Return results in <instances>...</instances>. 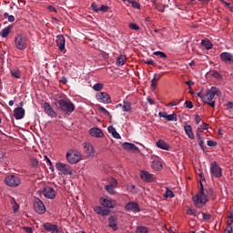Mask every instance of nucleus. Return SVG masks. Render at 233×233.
<instances>
[{
    "mask_svg": "<svg viewBox=\"0 0 233 233\" xmlns=\"http://www.w3.org/2000/svg\"><path fill=\"white\" fill-rule=\"evenodd\" d=\"M198 177H200V191L199 194L192 198V201L195 203L196 207L201 208V207H205V205L208 203V196L205 195V187L203 186V181H207L205 176H203V173H198Z\"/></svg>",
    "mask_w": 233,
    "mask_h": 233,
    "instance_id": "1",
    "label": "nucleus"
},
{
    "mask_svg": "<svg viewBox=\"0 0 233 233\" xmlns=\"http://www.w3.org/2000/svg\"><path fill=\"white\" fill-rule=\"evenodd\" d=\"M55 105L57 110L67 116H70V114L76 110V106H74V103L71 101H66L65 99L56 100Z\"/></svg>",
    "mask_w": 233,
    "mask_h": 233,
    "instance_id": "2",
    "label": "nucleus"
},
{
    "mask_svg": "<svg viewBox=\"0 0 233 233\" xmlns=\"http://www.w3.org/2000/svg\"><path fill=\"white\" fill-rule=\"evenodd\" d=\"M28 38L25 35L18 34L15 38V45L18 50H25L28 46Z\"/></svg>",
    "mask_w": 233,
    "mask_h": 233,
    "instance_id": "3",
    "label": "nucleus"
},
{
    "mask_svg": "<svg viewBox=\"0 0 233 233\" xmlns=\"http://www.w3.org/2000/svg\"><path fill=\"white\" fill-rule=\"evenodd\" d=\"M66 157L69 165H77V162L82 159L81 153L72 149L66 153Z\"/></svg>",
    "mask_w": 233,
    "mask_h": 233,
    "instance_id": "4",
    "label": "nucleus"
},
{
    "mask_svg": "<svg viewBox=\"0 0 233 233\" xmlns=\"http://www.w3.org/2000/svg\"><path fill=\"white\" fill-rule=\"evenodd\" d=\"M5 183L7 187H15L21 185V178L17 175H8L5 178Z\"/></svg>",
    "mask_w": 233,
    "mask_h": 233,
    "instance_id": "5",
    "label": "nucleus"
},
{
    "mask_svg": "<svg viewBox=\"0 0 233 233\" xmlns=\"http://www.w3.org/2000/svg\"><path fill=\"white\" fill-rule=\"evenodd\" d=\"M56 168L59 172H62L64 176H72L74 170L72 169V167H70L68 164H64L61 162H58L56 164Z\"/></svg>",
    "mask_w": 233,
    "mask_h": 233,
    "instance_id": "6",
    "label": "nucleus"
},
{
    "mask_svg": "<svg viewBox=\"0 0 233 233\" xmlns=\"http://www.w3.org/2000/svg\"><path fill=\"white\" fill-rule=\"evenodd\" d=\"M210 174L213 177H223V169L219 167L218 162L214 161L210 165Z\"/></svg>",
    "mask_w": 233,
    "mask_h": 233,
    "instance_id": "7",
    "label": "nucleus"
},
{
    "mask_svg": "<svg viewBox=\"0 0 233 233\" xmlns=\"http://www.w3.org/2000/svg\"><path fill=\"white\" fill-rule=\"evenodd\" d=\"M34 210L36 214H45L46 212V207H45V203L39 198H36L34 201Z\"/></svg>",
    "mask_w": 233,
    "mask_h": 233,
    "instance_id": "8",
    "label": "nucleus"
},
{
    "mask_svg": "<svg viewBox=\"0 0 233 233\" xmlns=\"http://www.w3.org/2000/svg\"><path fill=\"white\" fill-rule=\"evenodd\" d=\"M214 97H215L214 94L210 93V89H208L205 92L204 103L206 105H209L211 108H216V101L212 100L214 99Z\"/></svg>",
    "mask_w": 233,
    "mask_h": 233,
    "instance_id": "9",
    "label": "nucleus"
},
{
    "mask_svg": "<svg viewBox=\"0 0 233 233\" xmlns=\"http://www.w3.org/2000/svg\"><path fill=\"white\" fill-rule=\"evenodd\" d=\"M100 205L104 207V208H116V207H117V202L114 199L101 198Z\"/></svg>",
    "mask_w": 233,
    "mask_h": 233,
    "instance_id": "10",
    "label": "nucleus"
},
{
    "mask_svg": "<svg viewBox=\"0 0 233 233\" xmlns=\"http://www.w3.org/2000/svg\"><path fill=\"white\" fill-rule=\"evenodd\" d=\"M43 196L47 199H55L56 198V189L54 187L47 186L42 190Z\"/></svg>",
    "mask_w": 233,
    "mask_h": 233,
    "instance_id": "11",
    "label": "nucleus"
},
{
    "mask_svg": "<svg viewBox=\"0 0 233 233\" xmlns=\"http://www.w3.org/2000/svg\"><path fill=\"white\" fill-rule=\"evenodd\" d=\"M96 99L97 101H101V103H105L106 105L112 103V98L110 97V95H108V93L106 92L97 93Z\"/></svg>",
    "mask_w": 233,
    "mask_h": 233,
    "instance_id": "12",
    "label": "nucleus"
},
{
    "mask_svg": "<svg viewBox=\"0 0 233 233\" xmlns=\"http://www.w3.org/2000/svg\"><path fill=\"white\" fill-rule=\"evenodd\" d=\"M125 209L127 212H141V208H139V204H137V202H128L126 204Z\"/></svg>",
    "mask_w": 233,
    "mask_h": 233,
    "instance_id": "13",
    "label": "nucleus"
},
{
    "mask_svg": "<svg viewBox=\"0 0 233 233\" xmlns=\"http://www.w3.org/2000/svg\"><path fill=\"white\" fill-rule=\"evenodd\" d=\"M108 227L112 228L113 232H117L119 227H117V217L116 215L108 218Z\"/></svg>",
    "mask_w": 233,
    "mask_h": 233,
    "instance_id": "14",
    "label": "nucleus"
},
{
    "mask_svg": "<svg viewBox=\"0 0 233 233\" xmlns=\"http://www.w3.org/2000/svg\"><path fill=\"white\" fill-rule=\"evenodd\" d=\"M43 227L46 232H51V233H59V228L56 224H52L50 222L44 223Z\"/></svg>",
    "mask_w": 233,
    "mask_h": 233,
    "instance_id": "15",
    "label": "nucleus"
},
{
    "mask_svg": "<svg viewBox=\"0 0 233 233\" xmlns=\"http://www.w3.org/2000/svg\"><path fill=\"white\" fill-rule=\"evenodd\" d=\"M44 110L46 114H47V116H50V117H57V113L54 111V108L52 107V106H50V103H44Z\"/></svg>",
    "mask_w": 233,
    "mask_h": 233,
    "instance_id": "16",
    "label": "nucleus"
},
{
    "mask_svg": "<svg viewBox=\"0 0 233 233\" xmlns=\"http://www.w3.org/2000/svg\"><path fill=\"white\" fill-rule=\"evenodd\" d=\"M94 212H96V214H97L98 216H110V213L112 212V210L110 209H105L100 206H96L94 208Z\"/></svg>",
    "mask_w": 233,
    "mask_h": 233,
    "instance_id": "17",
    "label": "nucleus"
},
{
    "mask_svg": "<svg viewBox=\"0 0 233 233\" xmlns=\"http://www.w3.org/2000/svg\"><path fill=\"white\" fill-rule=\"evenodd\" d=\"M122 148L127 152H139V147H137L134 144L125 142L122 144Z\"/></svg>",
    "mask_w": 233,
    "mask_h": 233,
    "instance_id": "18",
    "label": "nucleus"
},
{
    "mask_svg": "<svg viewBox=\"0 0 233 233\" xmlns=\"http://www.w3.org/2000/svg\"><path fill=\"white\" fill-rule=\"evenodd\" d=\"M89 136L92 137H103L105 136V133H103V130L99 127H92L89 130Z\"/></svg>",
    "mask_w": 233,
    "mask_h": 233,
    "instance_id": "19",
    "label": "nucleus"
},
{
    "mask_svg": "<svg viewBox=\"0 0 233 233\" xmlns=\"http://www.w3.org/2000/svg\"><path fill=\"white\" fill-rule=\"evenodd\" d=\"M14 117L17 120L23 119L25 117V108L23 107H16L14 109Z\"/></svg>",
    "mask_w": 233,
    "mask_h": 233,
    "instance_id": "20",
    "label": "nucleus"
},
{
    "mask_svg": "<svg viewBox=\"0 0 233 233\" xmlns=\"http://www.w3.org/2000/svg\"><path fill=\"white\" fill-rule=\"evenodd\" d=\"M220 59L224 63H233V55L228 52H223L220 54Z\"/></svg>",
    "mask_w": 233,
    "mask_h": 233,
    "instance_id": "21",
    "label": "nucleus"
},
{
    "mask_svg": "<svg viewBox=\"0 0 233 233\" xmlns=\"http://www.w3.org/2000/svg\"><path fill=\"white\" fill-rule=\"evenodd\" d=\"M65 36L63 35H58L56 36V46H58L60 52H63L65 50Z\"/></svg>",
    "mask_w": 233,
    "mask_h": 233,
    "instance_id": "22",
    "label": "nucleus"
},
{
    "mask_svg": "<svg viewBox=\"0 0 233 233\" xmlns=\"http://www.w3.org/2000/svg\"><path fill=\"white\" fill-rule=\"evenodd\" d=\"M140 177L143 181H146V183H150V181L154 179V175L150 174L148 171H143Z\"/></svg>",
    "mask_w": 233,
    "mask_h": 233,
    "instance_id": "23",
    "label": "nucleus"
},
{
    "mask_svg": "<svg viewBox=\"0 0 233 233\" xmlns=\"http://www.w3.org/2000/svg\"><path fill=\"white\" fill-rule=\"evenodd\" d=\"M197 137L201 150L203 152H207V147H205V142L203 141V137H201V131L199 130V128L197 129Z\"/></svg>",
    "mask_w": 233,
    "mask_h": 233,
    "instance_id": "24",
    "label": "nucleus"
},
{
    "mask_svg": "<svg viewBox=\"0 0 233 233\" xmlns=\"http://www.w3.org/2000/svg\"><path fill=\"white\" fill-rule=\"evenodd\" d=\"M157 147L158 148H161V150H170V145H168V143H167L165 140L163 139H159L158 141H157Z\"/></svg>",
    "mask_w": 233,
    "mask_h": 233,
    "instance_id": "25",
    "label": "nucleus"
},
{
    "mask_svg": "<svg viewBox=\"0 0 233 233\" xmlns=\"http://www.w3.org/2000/svg\"><path fill=\"white\" fill-rule=\"evenodd\" d=\"M151 168H153V170H156L157 172H159V170L163 169V165L158 160H153L151 163Z\"/></svg>",
    "mask_w": 233,
    "mask_h": 233,
    "instance_id": "26",
    "label": "nucleus"
},
{
    "mask_svg": "<svg viewBox=\"0 0 233 233\" xmlns=\"http://www.w3.org/2000/svg\"><path fill=\"white\" fill-rule=\"evenodd\" d=\"M107 130L109 132V134H112L113 137H115V139H121V135H119V133H117V131H116V127H114V126H109L107 127Z\"/></svg>",
    "mask_w": 233,
    "mask_h": 233,
    "instance_id": "27",
    "label": "nucleus"
},
{
    "mask_svg": "<svg viewBox=\"0 0 233 233\" xmlns=\"http://www.w3.org/2000/svg\"><path fill=\"white\" fill-rule=\"evenodd\" d=\"M161 79V75L155 74L154 78L151 80V89L156 90L157 86V81Z\"/></svg>",
    "mask_w": 233,
    "mask_h": 233,
    "instance_id": "28",
    "label": "nucleus"
},
{
    "mask_svg": "<svg viewBox=\"0 0 233 233\" xmlns=\"http://www.w3.org/2000/svg\"><path fill=\"white\" fill-rule=\"evenodd\" d=\"M184 130H185L187 136L189 137V139H194V132H192V126L186 125L184 127Z\"/></svg>",
    "mask_w": 233,
    "mask_h": 233,
    "instance_id": "29",
    "label": "nucleus"
},
{
    "mask_svg": "<svg viewBox=\"0 0 233 233\" xmlns=\"http://www.w3.org/2000/svg\"><path fill=\"white\" fill-rule=\"evenodd\" d=\"M85 152L87 156H94V147L92 146V144L87 143L85 146Z\"/></svg>",
    "mask_w": 233,
    "mask_h": 233,
    "instance_id": "30",
    "label": "nucleus"
},
{
    "mask_svg": "<svg viewBox=\"0 0 233 233\" xmlns=\"http://www.w3.org/2000/svg\"><path fill=\"white\" fill-rule=\"evenodd\" d=\"M201 46H205L206 50H212L214 45L212 44V42H210V40L208 39H204L201 41Z\"/></svg>",
    "mask_w": 233,
    "mask_h": 233,
    "instance_id": "31",
    "label": "nucleus"
},
{
    "mask_svg": "<svg viewBox=\"0 0 233 233\" xmlns=\"http://www.w3.org/2000/svg\"><path fill=\"white\" fill-rule=\"evenodd\" d=\"M208 74L215 79H218V81H221V79H223V76H221V74L216 70H210Z\"/></svg>",
    "mask_w": 233,
    "mask_h": 233,
    "instance_id": "32",
    "label": "nucleus"
},
{
    "mask_svg": "<svg viewBox=\"0 0 233 233\" xmlns=\"http://www.w3.org/2000/svg\"><path fill=\"white\" fill-rule=\"evenodd\" d=\"M127 63V56L120 55L116 59V66H123Z\"/></svg>",
    "mask_w": 233,
    "mask_h": 233,
    "instance_id": "33",
    "label": "nucleus"
},
{
    "mask_svg": "<svg viewBox=\"0 0 233 233\" xmlns=\"http://www.w3.org/2000/svg\"><path fill=\"white\" fill-rule=\"evenodd\" d=\"M10 203L12 205V209L14 214H17L19 212V204L15 201V198H11Z\"/></svg>",
    "mask_w": 233,
    "mask_h": 233,
    "instance_id": "34",
    "label": "nucleus"
},
{
    "mask_svg": "<svg viewBox=\"0 0 233 233\" xmlns=\"http://www.w3.org/2000/svg\"><path fill=\"white\" fill-rule=\"evenodd\" d=\"M12 28H14V25H10L7 27L4 28L1 33L0 35H2L3 37H8V35L10 34V30H12Z\"/></svg>",
    "mask_w": 233,
    "mask_h": 233,
    "instance_id": "35",
    "label": "nucleus"
},
{
    "mask_svg": "<svg viewBox=\"0 0 233 233\" xmlns=\"http://www.w3.org/2000/svg\"><path fill=\"white\" fill-rule=\"evenodd\" d=\"M122 109L124 112H132V103L128 101H124Z\"/></svg>",
    "mask_w": 233,
    "mask_h": 233,
    "instance_id": "36",
    "label": "nucleus"
},
{
    "mask_svg": "<svg viewBox=\"0 0 233 233\" xmlns=\"http://www.w3.org/2000/svg\"><path fill=\"white\" fill-rule=\"evenodd\" d=\"M127 3L131 5L133 8H137V10L141 9V4L136 0H127Z\"/></svg>",
    "mask_w": 233,
    "mask_h": 233,
    "instance_id": "37",
    "label": "nucleus"
},
{
    "mask_svg": "<svg viewBox=\"0 0 233 233\" xmlns=\"http://www.w3.org/2000/svg\"><path fill=\"white\" fill-rule=\"evenodd\" d=\"M209 92L215 96H218V97H221V91L217 86H211Z\"/></svg>",
    "mask_w": 233,
    "mask_h": 233,
    "instance_id": "38",
    "label": "nucleus"
},
{
    "mask_svg": "<svg viewBox=\"0 0 233 233\" xmlns=\"http://www.w3.org/2000/svg\"><path fill=\"white\" fill-rule=\"evenodd\" d=\"M150 232V229L145 226L137 227L135 233H148Z\"/></svg>",
    "mask_w": 233,
    "mask_h": 233,
    "instance_id": "39",
    "label": "nucleus"
},
{
    "mask_svg": "<svg viewBox=\"0 0 233 233\" xmlns=\"http://www.w3.org/2000/svg\"><path fill=\"white\" fill-rule=\"evenodd\" d=\"M98 110L99 112H101L102 114H104L105 116H108V117L110 119H112V115H110V112H108V110H106L105 107L99 106H98Z\"/></svg>",
    "mask_w": 233,
    "mask_h": 233,
    "instance_id": "40",
    "label": "nucleus"
},
{
    "mask_svg": "<svg viewBox=\"0 0 233 233\" xmlns=\"http://www.w3.org/2000/svg\"><path fill=\"white\" fill-rule=\"evenodd\" d=\"M105 189L108 194H116V191L114 190V184H109L105 187Z\"/></svg>",
    "mask_w": 233,
    "mask_h": 233,
    "instance_id": "41",
    "label": "nucleus"
},
{
    "mask_svg": "<svg viewBox=\"0 0 233 233\" xmlns=\"http://www.w3.org/2000/svg\"><path fill=\"white\" fill-rule=\"evenodd\" d=\"M153 56H159L162 59H167V54L163 51H156L153 53Z\"/></svg>",
    "mask_w": 233,
    "mask_h": 233,
    "instance_id": "42",
    "label": "nucleus"
},
{
    "mask_svg": "<svg viewBox=\"0 0 233 233\" xmlns=\"http://www.w3.org/2000/svg\"><path fill=\"white\" fill-rule=\"evenodd\" d=\"M104 85L101 83H96L93 86V89L95 92H101V89L103 88Z\"/></svg>",
    "mask_w": 233,
    "mask_h": 233,
    "instance_id": "43",
    "label": "nucleus"
},
{
    "mask_svg": "<svg viewBox=\"0 0 233 233\" xmlns=\"http://www.w3.org/2000/svg\"><path fill=\"white\" fill-rule=\"evenodd\" d=\"M31 167L33 168H37V167H39V161L37 160V158L35 157L31 158Z\"/></svg>",
    "mask_w": 233,
    "mask_h": 233,
    "instance_id": "44",
    "label": "nucleus"
},
{
    "mask_svg": "<svg viewBox=\"0 0 233 233\" xmlns=\"http://www.w3.org/2000/svg\"><path fill=\"white\" fill-rule=\"evenodd\" d=\"M5 19H8L9 23H14L15 21V17L12 15H8V13L4 14Z\"/></svg>",
    "mask_w": 233,
    "mask_h": 233,
    "instance_id": "45",
    "label": "nucleus"
},
{
    "mask_svg": "<svg viewBox=\"0 0 233 233\" xmlns=\"http://www.w3.org/2000/svg\"><path fill=\"white\" fill-rule=\"evenodd\" d=\"M166 119L167 121H177V115H176V113L167 115V117Z\"/></svg>",
    "mask_w": 233,
    "mask_h": 233,
    "instance_id": "46",
    "label": "nucleus"
},
{
    "mask_svg": "<svg viewBox=\"0 0 233 233\" xmlns=\"http://www.w3.org/2000/svg\"><path fill=\"white\" fill-rule=\"evenodd\" d=\"M176 195L174 194V191H172L170 188L167 187L165 198H174Z\"/></svg>",
    "mask_w": 233,
    "mask_h": 233,
    "instance_id": "47",
    "label": "nucleus"
},
{
    "mask_svg": "<svg viewBox=\"0 0 233 233\" xmlns=\"http://www.w3.org/2000/svg\"><path fill=\"white\" fill-rule=\"evenodd\" d=\"M11 76L15 77V79H19L21 77V72L19 70L12 71Z\"/></svg>",
    "mask_w": 233,
    "mask_h": 233,
    "instance_id": "48",
    "label": "nucleus"
},
{
    "mask_svg": "<svg viewBox=\"0 0 233 233\" xmlns=\"http://www.w3.org/2000/svg\"><path fill=\"white\" fill-rule=\"evenodd\" d=\"M227 225L228 226L226 227L224 233H232L233 232L232 224L227 222Z\"/></svg>",
    "mask_w": 233,
    "mask_h": 233,
    "instance_id": "49",
    "label": "nucleus"
},
{
    "mask_svg": "<svg viewBox=\"0 0 233 233\" xmlns=\"http://www.w3.org/2000/svg\"><path fill=\"white\" fill-rule=\"evenodd\" d=\"M219 1H220V3L225 5L227 6V8H228L229 12H233V6L230 5V3H228L225 0H219Z\"/></svg>",
    "mask_w": 233,
    "mask_h": 233,
    "instance_id": "50",
    "label": "nucleus"
},
{
    "mask_svg": "<svg viewBox=\"0 0 233 233\" xmlns=\"http://www.w3.org/2000/svg\"><path fill=\"white\" fill-rule=\"evenodd\" d=\"M108 10H110V6L108 5H102L99 9H98V12H108Z\"/></svg>",
    "mask_w": 233,
    "mask_h": 233,
    "instance_id": "51",
    "label": "nucleus"
},
{
    "mask_svg": "<svg viewBox=\"0 0 233 233\" xmlns=\"http://www.w3.org/2000/svg\"><path fill=\"white\" fill-rule=\"evenodd\" d=\"M45 159L46 160L47 165H49V168L51 169L52 172H54V165H52V161L50 160V158L47 156L44 157Z\"/></svg>",
    "mask_w": 233,
    "mask_h": 233,
    "instance_id": "52",
    "label": "nucleus"
},
{
    "mask_svg": "<svg viewBox=\"0 0 233 233\" xmlns=\"http://www.w3.org/2000/svg\"><path fill=\"white\" fill-rule=\"evenodd\" d=\"M204 221H210L212 219V215L208 213H202Z\"/></svg>",
    "mask_w": 233,
    "mask_h": 233,
    "instance_id": "53",
    "label": "nucleus"
},
{
    "mask_svg": "<svg viewBox=\"0 0 233 233\" xmlns=\"http://www.w3.org/2000/svg\"><path fill=\"white\" fill-rule=\"evenodd\" d=\"M129 28L131 30H140L139 25H137V24H136V23L129 24Z\"/></svg>",
    "mask_w": 233,
    "mask_h": 233,
    "instance_id": "54",
    "label": "nucleus"
},
{
    "mask_svg": "<svg viewBox=\"0 0 233 233\" xmlns=\"http://www.w3.org/2000/svg\"><path fill=\"white\" fill-rule=\"evenodd\" d=\"M185 105H186V108H189V109L194 108V104L192 103V101L187 100V101L185 102Z\"/></svg>",
    "mask_w": 233,
    "mask_h": 233,
    "instance_id": "55",
    "label": "nucleus"
},
{
    "mask_svg": "<svg viewBox=\"0 0 233 233\" xmlns=\"http://www.w3.org/2000/svg\"><path fill=\"white\" fill-rule=\"evenodd\" d=\"M207 145L208 147H218V142L214 140H208Z\"/></svg>",
    "mask_w": 233,
    "mask_h": 233,
    "instance_id": "56",
    "label": "nucleus"
},
{
    "mask_svg": "<svg viewBox=\"0 0 233 233\" xmlns=\"http://www.w3.org/2000/svg\"><path fill=\"white\" fill-rule=\"evenodd\" d=\"M187 214L188 216H196L197 212H196V209L188 208V209L187 210Z\"/></svg>",
    "mask_w": 233,
    "mask_h": 233,
    "instance_id": "57",
    "label": "nucleus"
},
{
    "mask_svg": "<svg viewBox=\"0 0 233 233\" xmlns=\"http://www.w3.org/2000/svg\"><path fill=\"white\" fill-rule=\"evenodd\" d=\"M144 63L146 65H151L152 66H156V62H154V60L152 59L144 60Z\"/></svg>",
    "mask_w": 233,
    "mask_h": 233,
    "instance_id": "58",
    "label": "nucleus"
},
{
    "mask_svg": "<svg viewBox=\"0 0 233 233\" xmlns=\"http://www.w3.org/2000/svg\"><path fill=\"white\" fill-rule=\"evenodd\" d=\"M91 7L94 10V12H96V13L99 12V8L97 7V4H96V2H93L91 4Z\"/></svg>",
    "mask_w": 233,
    "mask_h": 233,
    "instance_id": "59",
    "label": "nucleus"
},
{
    "mask_svg": "<svg viewBox=\"0 0 233 233\" xmlns=\"http://www.w3.org/2000/svg\"><path fill=\"white\" fill-rule=\"evenodd\" d=\"M232 108H233V103L230 101L227 102L226 110H232Z\"/></svg>",
    "mask_w": 233,
    "mask_h": 233,
    "instance_id": "60",
    "label": "nucleus"
},
{
    "mask_svg": "<svg viewBox=\"0 0 233 233\" xmlns=\"http://www.w3.org/2000/svg\"><path fill=\"white\" fill-rule=\"evenodd\" d=\"M228 216L227 217L228 219H229L227 223H230L232 225L233 223V213L228 212Z\"/></svg>",
    "mask_w": 233,
    "mask_h": 233,
    "instance_id": "61",
    "label": "nucleus"
},
{
    "mask_svg": "<svg viewBox=\"0 0 233 233\" xmlns=\"http://www.w3.org/2000/svg\"><path fill=\"white\" fill-rule=\"evenodd\" d=\"M23 230H25L26 233H34V230L30 227H24Z\"/></svg>",
    "mask_w": 233,
    "mask_h": 233,
    "instance_id": "62",
    "label": "nucleus"
},
{
    "mask_svg": "<svg viewBox=\"0 0 233 233\" xmlns=\"http://www.w3.org/2000/svg\"><path fill=\"white\" fill-rule=\"evenodd\" d=\"M158 116L159 117H164L165 119H167V117L168 116V114H167V112H159Z\"/></svg>",
    "mask_w": 233,
    "mask_h": 233,
    "instance_id": "63",
    "label": "nucleus"
},
{
    "mask_svg": "<svg viewBox=\"0 0 233 233\" xmlns=\"http://www.w3.org/2000/svg\"><path fill=\"white\" fill-rule=\"evenodd\" d=\"M202 130H208V124L203 122L201 125Z\"/></svg>",
    "mask_w": 233,
    "mask_h": 233,
    "instance_id": "64",
    "label": "nucleus"
}]
</instances>
